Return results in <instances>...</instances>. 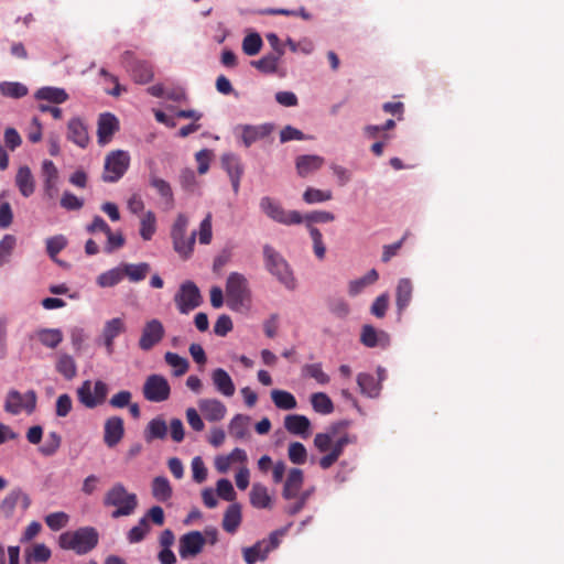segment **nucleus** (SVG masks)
I'll use <instances>...</instances> for the list:
<instances>
[{
    "mask_svg": "<svg viewBox=\"0 0 564 564\" xmlns=\"http://www.w3.org/2000/svg\"><path fill=\"white\" fill-rule=\"evenodd\" d=\"M67 139L85 149L89 143V134L86 123L78 117L72 118L67 123Z\"/></svg>",
    "mask_w": 564,
    "mask_h": 564,
    "instance_id": "18",
    "label": "nucleus"
},
{
    "mask_svg": "<svg viewBox=\"0 0 564 564\" xmlns=\"http://www.w3.org/2000/svg\"><path fill=\"white\" fill-rule=\"evenodd\" d=\"M292 524L293 523L290 522L285 527L271 532L269 535V540H265L264 552L270 553L272 550L276 549L280 544V538L285 535L289 532Z\"/></svg>",
    "mask_w": 564,
    "mask_h": 564,
    "instance_id": "61",
    "label": "nucleus"
},
{
    "mask_svg": "<svg viewBox=\"0 0 564 564\" xmlns=\"http://www.w3.org/2000/svg\"><path fill=\"white\" fill-rule=\"evenodd\" d=\"M123 280V272L121 264L101 273L97 278V284L101 288H111L117 285Z\"/></svg>",
    "mask_w": 564,
    "mask_h": 564,
    "instance_id": "44",
    "label": "nucleus"
},
{
    "mask_svg": "<svg viewBox=\"0 0 564 564\" xmlns=\"http://www.w3.org/2000/svg\"><path fill=\"white\" fill-rule=\"evenodd\" d=\"M124 67L137 84H148L153 79L152 66L145 62L135 59L130 52L123 55Z\"/></svg>",
    "mask_w": 564,
    "mask_h": 564,
    "instance_id": "13",
    "label": "nucleus"
},
{
    "mask_svg": "<svg viewBox=\"0 0 564 564\" xmlns=\"http://www.w3.org/2000/svg\"><path fill=\"white\" fill-rule=\"evenodd\" d=\"M78 400L88 409H94L98 405V400H96L93 395L91 391V382L86 380L83 384L77 389Z\"/></svg>",
    "mask_w": 564,
    "mask_h": 564,
    "instance_id": "52",
    "label": "nucleus"
},
{
    "mask_svg": "<svg viewBox=\"0 0 564 564\" xmlns=\"http://www.w3.org/2000/svg\"><path fill=\"white\" fill-rule=\"evenodd\" d=\"M311 403L315 412L329 414L334 411V404L330 398L324 392H316L311 395Z\"/></svg>",
    "mask_w": 564,
    "mask_h": 564,
    "instance_id": "45",
    "label": "nucleus"
},
{
    "mask_svg": "<svg viewBox=\"0 0 564 564\" xmlns=\"http://www.w3.org/2000/svg\"><path fill=\"white\" fill-rule=\"evenodd\" d=\"M156 230V218L153 212L144 214L140 221V236L143 240H151Z\"/></svg>",
    "mask_w": 564,
    "mask_h": 564,
    "instance_id": "47",
    "label": "nucleus"
},
{
    "mask_svg": "<svg viewBox=\"0 0 564 564\" xmlns=\"http://www.w3.org/2000/svg\"><path fill=\"white\" fill-rule=\"evenodd\" d=\"M284 427L291 434L305 436L311 427V422L305 415L290 414L284 419Z\"/></svg>",
    "mask_w": 564,
    "mask_h": 564,
    "instance_id": "28",
    "label": "nucleus"
},
{
    "mask_svg": "<svg viewBox=\"0 0 564 564\" xmlns=\"http://www.w3.org/2000/svg\"><path fill=\"white\" fill-rule=\"evenodd\" d=\"M123 278H128L130 282H140L147 278L151 271V267L147 262L140 263H121Z\"/></svg>",
    "mask_w": 564,
    "mask_h": 564,
    "instance_id": "30",
    "label": "nucleus"
},
{
    "mask_svg": "<svg viewBox=\"0 0 564 564\" xmlns=\"http://www.w3.org/2000/svg\"><path fill=\"white\" fill-rule=\"evenodd\" d=\"M149 183L150 186L153 187L159 193V195L165 200V204L169 207H173L174 197L170 184L165 180L156 176L154 173L150 174Z\"/></svg>",
    "mask_w": 564,
    "mask_h": 564,
    "instance_id": "34",
    "label": "nucleus"
},
{
    "mask_svg": "<svg viewBox=\"0 0 564 564\" xmlns=\"http://www.w3.org/2000/svg\"><path fill=\"white\" fill-rule=\"evenodd\" d=\"M263 257L265 268L273 274L286 289H295V279L286 260L271 246L263 247Z\"/></svg>",
    "mask_w": 564,
    "mask_h": 564,
    "instance_id": "5",
    "label": "nucleus"
},
{
    "mask_svg": "<svg viewBox=\"0 0 564 564\" xmlns=\"http://www.w3.org/2000/svg\"><path fill=\"white\" fill-rule=\"evenodd\" d=\"M288 457L295 465H303L307 459L306 447L300 442H292L288 448Z\"/></svg>",
    "mask_w": 564,
    "mask_h": 564,
    "instance_id": "53",
    "label": "nucleus"
},
{
    "mask_svg": "<svg viewBox=\"0 0 564 564\" xmlns=\"http://www.w3.org/2000/svg\"><path fill=\"white\" fill-rule=\"evenodd\" d=\"M227 305L239 312L250 302L251 292L247 278L239 272H231L226 281Z\"/></svg>",
    "mask_w": 564,
    "mask_h": 564,
    "instance_id": "4",
    "label": "nucleus"
},
{
    "mask_svg": "<svg viewBox=\"0 0 564 564\" xmlns=\"http://www.w3.org/2000/svg\"><path fill=\"white\" fill-rule=\"evenodd\" d=\"M334 219H335V215L333 213L326 212V210H315V212H311V213L306 214L305 216H303V221L304 220L306 221V226L312 225L314 223H318V224L330 223Z\"/></svg>",
    "mask_w": 564,
    "mask_h": 564,
    "instance_id": "60",
    "label": "nucleus"
},
{
    "mask_svg": "<svg viewBox=\"0 0 564 564\" xmlns=\"http://www.w3.org/2000/svg\"><path fill=\"white\" fill-rule=\"evenodd\" d=\"M221 165L230 178L234 193L238 194L240 180L243 174V166L240 163V160L235 154H224L221 158Z\"/></svg>",
    "mask_w": 564,
    "mask_h": 564,
    "instance_id": "17",
    "label": "nucleus"
},
{
    "mask_svg": "<svg viewBox=\"0 0 564 564\" xmlns=\"http://www.w3.org/2000/svg\"><path fill=\"white\" fill-rule=\"evenodd\" d=\"M356 442V436L344 433L335 437V432L317 433L314 437V446L319 453H325L319 458L318 465L322 469H329L343 455L344 448Z\"/></svg>",
    "mask_w": 564,
    "mask_h": 564,
    "instance_id": "1",
    "label": "nucleus"
},
{
    "mask_svg": "<svg viewBox=\"0 0 564 564\" xmlns=\"http://www.w3.org/2000/svg\"><path fill=\"white\" fill-rule=\"evenodd\" d=\"M360 341L369 348L384 347L389 343V336L383 330L376 329L372 325H364L360 334Z\"/></svg>",
    "mask_w": 564,
    "mask_h": 564,
    "instance_id": "23",
    "label": "nucleus"
},
{
    "mask_svg": "<svg viewBox=\"0 0 564 564\" xmlns=\"http://www.w3.org/2000/svg\"><path fill=\"white\" fill-rule=\"evenodd\" d=\"M124 435V423L120 416H111L106 420L104 426V442L108 447L118 445Z\"/></svg>",
    "mask_w": 564,
    "mask_h": 564,
    "instance_id": "15",
    "label": "nucleus"
},
{
    "mask_svg": "<svg viewBox=\"0 0 564 564\" xmlns=\"http://www.w3.org/2000/svg\"><path fill=\"white\" fill-rule=\"evenodd\" d=\"M165 329L161 321L153 318L148 321L141 332L139 348L143 351L151 350L164 337Z\"/></svg>",
    "mask_w": 564,
    "mask_h": 564,
    "instance_id": "12",
    "label": "nucleus"
},
{
    "mask_svg": "<svg viewBox=\"0 0 564 564\" xmlns=\"http://www.w3.org/2000/svg\"><path fill=\"white\" fill-rule=\"evenodd\" d=\"M41 344L47 348H56L63 340V333L58 328H43L37 332Z\"/></svg>",
    "mask_w": 564,
    "mask_h": 564,
    "instance_id": "41",
    "label": "nucleus"
},
{
    "mask_svg": "<svg viewBox=\"0 0 564 564\" xmlns=\"http://www.w3.org/2000/svg\"><path fill=\"white\" fill-rule=\"evenodd\" d=\"M99 541V534L93 527H83L74 531H66L58 538V544L63 550H72L78 555H84L94 550Z\"/></svg>",
    "mask_w": 564,
    "mask_h": 564,
    "instance_id": "2",
    "label": "nucleus"
},
{
    "mask_svg": "<svg viewBox=\"0 0 564 564\" xmlns=\"http://www.w3.org/2000/svg\"><path fill=\"white\" fill-rule=\"evenodd\" d=\"M51 557V550L45 544H34L33 546L25 550V562L30 564L44 563Z\"/></svg>",
    "mask_w": 564,
    "mask_h": 564,
    "instance_id": "43",
    "label": "nucleus"
},
{
    "mask_svg": "<svg viewBox=\"0 0 564 564\" xmlns=\"http://www.w3.org/2000/svg\"><path fill=\"white\" fill-rule=\"evenodd\" d=\"M174 301L182 314H188L202 304V294L194 282L186 281L181 284Z\"/></svg>",
    "mask_w": 564,
    "mask_h": 564,
    "instance_id": "10",
    "label": "nucleus"
},
{
    "mask_svg": "<svg viewBox=\"0 0 564 564\" xmlns=\"http://www.w3.org/2000/svg\"><path fill=\"white\" fill-rule=\"evenodd\" d=\"M198 408L209 422H218L227 413L225 404L217 399H202L198 401Z\"/></svg>",
    "mask_w": 564,
    "mask_h": 564,
    "instance_id": "22",
    "label": "nucleus"
},
{
    "mask_svg": "<svg viewBox=\"0 0 564 564\" xmlns=\"http://www.w3.org/2000/svg\"><path fill=\"white\" fill-rule=\"evenodd\" d=\"M44 520L51 530L58 531L68 524L69 516L64 511H57L47 514Z\"/></svg>",
    "mask_w": 564,
    "mask_h": 564,
    "instance_id": "56",
    "label": "nucleus"
},
{
    "mask_svg": "<svg viewBox=\"0 0 564 564\" xmlns=\"http://www.w3.org/2000/svg\"><path fill=\"white\" fill-rule=\"evenodd\" d=\"M273 131L271 123H264L260 126H243L241 139L243 144L248 148L258 140L267 138Z\"/></svg>",
    "mask_w": 564,
    "mask_h": 564,
    "instance_id": "24",
    "label": "nucleus"
},
{
    "mask_svg": "<svg viewBox=\"0 0 564 564\" xmlns=\"http://www.w3.org/2000/svg\"><path fill=\"white\" fill-rule=\"evenodd\" d=\"M152 495L161 502H165L172 497V487L166 477L158 476L153 479Z\"/></svg>",
    "mask_w": 564,
    "mask_h": 564,
    "instance_id": "38",
    "label": "nucleus"
},
{
    "mask_svg": "<svg viewBox=\"0 0 564 564\" xmlns=\"http://www.w3.org/2000/svg\"><path fill=\"white\" fill-rule=\"evenodd\" d=\"M206 539L199 531H191L183 534L178 541L181 558L186 560L197 556L204 549Z\"/></svg>",
    "mask_w": 564,
    "mask_h": 564,
    "instance_id": "14",
    "label": "nucleus"
},
{
    "mask_svg": "<svg viewBox=\"0 0 564 564\" xmlns=\"http://www.w3.org/2000/svg\"><path fill=\"white\" fill-rule=\"evenodd\" d=\"M102 502L105 507L116 508L111 513L113 519L131 516L138 507L137 495L129 492L121 482H116L109 488Z\"/></svg>",
    "mask_w": 564,
    "mask_h": 564,
    "instance_id": "3",
    "label": "nucleus"
},
{
    "mask_svg": "<svg viewBox=\"0 0 564 564\" xmlns=\"http://www.w3.org/2000/svg\"><path fill=\"white\" fill-rule=\"evenodd\" d=\"M37 100H46L52 104H63L68 99V94L63 88L42 87L35 93Z\"/></svg>",
    "mask_w": 564,
    "mask_h": 564,
    "instance_id": "32",
    "label": "nucleus"
},
{
    "mask_svg": "<svg viewBox=\"0 0 564 564\" xmlns=\"http://www.w3.org/2000/svg\"><path fill=\"white\" fill-rule=\"evenodd\" d=\"M150 531V524L145 517L141 518L139 523L131 528L127 534V539L130 543L141 542Z\"/></svg>",
    "mask_w": 564,
    "mask_h": 564,
    "instance_id": "50",
    "label": "nucleus"
},
{
    "mask_svg": "<svg viewBox=\"0 0 564 564\" xmlns=\"http://www.w3.org/2000/svg\"><path fill=\"white\" fill-rule=\"evenodd\" d=\"M271 399L274 405L280 410H293L297 405L295 397L285 390H272Z\"/></svg>",
    "mask_w": 564,
    "mask_h": 564,
    "instance_id": "37",
    "label": "nucleus"
},
{
    "mask_svg": "<svg viewBox=\"0 0 564 564\" xmlns=\"http://www.w3.org/2000/svg\"><path fill=\"white\" fill-rule=\"evenodd\" d=\"M265 540L258 541L252 546L243 547L242 555L247 564H254L258 561H264L269 552H264Z\"/></svg>",
    "mask_w": 564,
    "mask_h": 564,
    "instance_id": "40",
    "label": "nucleus"
},
{
    "mask_svg": "<svg viewBox=\"0 0 564 564\" xmlns=\"http://www.w3.org/2000/svg\"><path fill=\"white\" fill-rule=\"evenodd\" d=\"M28 87L18 82H3L0 84V93L10 98H22L28 95Z\"/></svg>",
    "mask_w": 564,
    "mask_h": 564,
    "instance_id": "48",
    "label": "nucleus"
},
{
    "mask_svg": "<svg viewBox=\"0 0 564 564\" xmlns=\"http://www.w3.org/2000/svg\"><path fill=\"white\" fill-rule=\"evenodd\" d=\"M333 193L330 191H322L314 187H307L303 194V199L307 204H316L330 200Z\"/></svg>",
    "mask_w": 564,
    "mask_h": 564,
    "instance_id": "54",
    "label": "nucleus"
},
{
    "mask_svg": "<svg viewBox=\"0 0 564 564\" xmlns=\"http://www.w3.org/2000/svg\"><path fill=\"white\" fill-rule=\"evenodd\" d=\"M302 375L315 379L319 384L329 382V376L323 371L322 364H307L302 368Z\"/></svg>",
    "mask_w": 564,
    "mask_h": 564,
    "instance_id": "49",
    "label": "nucleus"
},
{
    "mask_svg": "<svg viewBox=\"0 0 564 564\" xmlns=\"http://www.w3.org/2000/svg\"><path fill=\"white\" fill-rule=\"evenodd\" d=\"M250 502L254 508L267 509L271 508L272 500L264 486L254 484L250 491Z\"/></svg>",
    "mask_w": 564,
    "mask_h": 564,
    "instance_id": "36",
    "label": "nucleus"
},
{
    "mask_svg": "<svg viewBox=\"0 0 564 564\" xmlns=\"http://www.w3.org/2000/svg\"><path fill=\"white\" fill-rule=\"evenodd\" d=\"M61 442H62V438H61L59 434H57L56 432H51L48 434L47 441L40 448V451L45 456H52L59 448Z\"/></svg>",
    "mask_w": 564,
    "mask_h": 564,
    "instance_id": "63",
    "label": "nucleus"
},
{
    "mask_svg": "<svg viewBox=\"0 0 564 564\" xmlns=\"http://www.w3.org/2000/svg\"><path fill=\"white\" fill-rule=\"evenodd\" d=\"M67 239L63 235H56L46 240L47 254L55 259L56 256L66 247Z\"/></svg>",
    "mask_w": 564,
    "mask_h": 564,
    "instance_id": "59",
    "label": "nucleus"
},
{
    "mask_svg": "<svg viewBox=\"0 0 564 564\" xmlns=\"http://www.w3.org/2000/svg\"><path fill=\"white\" fill-rule=\"evenodd\" d=\"M164 359L166 364L173 368L174 376L181 377L187 372L189 362L186 358L181 357L175 352L167 351Z\"/></svg>",
    "mask_w": 564,
    "mask_h": 564,
    "instance_id": "46",
    "label": "nucleus"
},
{
    "mask_svg": "<svg viewBox=\"0 0 564 564\" xmlns=\"http://www.w3.org/2000/svg\"><path fill=\"white\" fill-rule=\"evenodd\" d=\"M56 370L65 379L70 380L77 375V366L74 358L67 354H62L56 362Z\"/></svg>",
    "mask_w": 564,
    "mask_h": 564,
    "instance_id": "42",
    "label": "nucleus"
},
{
    "mask_svg": "<svg viewBox=\"0 0 564 564\" xmlns=\"http://www.w3.org/2000/svg\"><path fill=\"white\" fill-rule=\"evenodd\" d=\"M212 381L215 386L216 390L223 395L230 398L235 394L236 387L226 370L223 368H217L212 372Z\"/></svg>",
    "mask_w": 564,
    "mask_h": 564,
    "instance_id": "25",
    "label": "nucleus"
},
{
    "mask_svg": "<svg viewBox=\"0 0 564 564\" xmlns=\"http://www.w3.org/2000/svg\"><path fill=\"white\" fill-rule=\"evenodd\" d=\"M262 39L258 33L248 34L242 41V51L248 56L257 55L262 47Z\"/></svg>",
    "mask_w": 564,
    "mask_h": 564,
    "instance_id": "55",
    "label": "nucleus"
},
{
    "mask_svg": "<svg viewBox=\"0 0 564 564\" xmlns=\"http://www.w3.org/2000/svg\"><path fill=\"white\" fill-rule=\"evenodd\" d=\"M36 401L37 395L34 390L21 393L18 390L12 389L7 394L4 410L13 415H18L21 412L31 414L36 408Z\"/></svg>",
    "mask_w": 564,
    "mask_h": 564,
    "instance_id": "9",
    "label": "nucleus"
},
{
    "mask_svg": "<svg viewBox=\"0 0 564 564\" xmlns=\"http://www.w3.org/2000/svg\"><path fill=\"white\" fill-rule=\"evenodd\" d=\"M142 392L145 400L159 403L170 398L171 387L163 376L150 375L144 381Z\"/></svg>",
    "mask_w": 564,
    "mask_h": 564,
    "instance_id": "11",
    "label": "nucleus"
},
{
    "mask_svg": "<svg viewBox=\"0 0 564 564\" xmlns=\"http://www.w3.org/2000/svg\"><path fill=\"white\" fill-rule=\"evenodd\" d=\"M212 214L208 213L199 225L198 240L202 245H209L212 241Z\"/></svg>",
    "mask_w": 564,
    "mask_h": 564,
    "instance_id": "62",
    "label": "nucleus"
},
{
    "mask_svg": "<svg viewBox=\"0 0 564 564\" xmlns=\"http://www.w3.org/2000/svg\"><path fill=\"white\" fill-rule=\"evenodd\" d=\"M17 239L12 235H6L0 241V267L9 261L15 247Z\"/></svg>",
    "mask_w": 564,
    "mask_h": 564,
    "instance_id": "58",
    "label": "nucleus"
},
{
    "mask_svg": "<svg viewBox=\"0 0 564 564\" xmlns=\"http://www.w3.org/2000/svg\"><path fill=\"white\" fill-rule=\"evenodd\" d=\"M280 57L275 54H268L258 61H252L251 65L262 73L272 74L278 68Z\"/></svg>",
    "mask_w": 564,
    "mask_h": 564,
    "instance_id": "51",
    "label": "nucleus"
},
{
    "mask_svg": "<svg viewBox=\"0 0 564 564\" xmlns=\"http://www.w3.org/2000/svg\"><path fill=\"white\" fill-rule=\"evenodd\" d=\"M217 495L226 500V501H234L236 498V492L232 487V484L228 479H219L217 481Z\"/></svg>",
    "mask_w": 564,
    "mask_h": 564,
    "instance_id": "64",
    "label": "nucleus"
},
{
    "mask_svg": "<svg viewBox=\"0 0 564 564\" xmlns=\"http://www.w3.org/2000/svg\"><path fill=\"white\" fill-rule=\"evenodd\" d=\"M324 164V158L319 155H300L296 159L295 166L301 177L318 171Z\"/></svg>",
    "mask_w": 564,
    "mask_h": 564,
    "instance_id": "26",
    "label": "nucleus"
},
{
    "mask_svg": "<svg viewBox=\"0 0 564 564\" xmlns=\"http://www.w3.org/2000/svg\"><path fill=\"white\" fill-rule=\"evenodd\" d=\"M119 130L117 117L110 112L101 113L98 118L97 137L99 144H107Z\"/></svg>",
    "mask_w": 564,
    "mask_h": 564,
    "instance_id": "16",
    "label": "nucleus"
},
{
    "mask_svg": "<svg viewBox=\"0 0 564 564\" xmlns=\"http://www.w3.org/2000/svg\"><path fill=\"white\" fill-rule=\"evenodd\" d=\"M167 434V426L162 417L152 419L144 431V438L148 443L153 440H163Z\"/></svg>",
    "mask_w": 564,
    "mask_h": 564,
    "instance_id": "33",
    "label": "nucleus"
},
{
    "mask_svg": "<svg viewBox=\"0 0 564 564\" xmlns=\"http://www.w3.org/2000/svg\"><path fill=\"white\" fill-rule=\"evenodd\" d=\"M15 185L24 197H30L35 191V181L29 166H21L15 175Z\"/></svg>",
    "mask_w": 564,
    "mask_h": 564,
    "instance_id": "27",
    "label": "nucleus"
},
{
    "mask_svg": "<svg viewBox=\"0 0 564 564\" xmlns=\"http://www.w3.org/2000/svg\"><path fill=\"white\" fill-rule=\"evenodd\" d=\"M357 383L360 388L361 393L370 398L379 395L381 387L372 375L365 372L359 373L357 376Z\"/></svg>",
    "mask_w": 564,
    "mask_h": 564,
    "instance_id": "35",
    "label": "nucleus"
},
{
    "mask_svg": "<svg viewBox=\"0 0 564 564\" xmlns=\"http://www.w3.org/2000/svg\"><path fill=\"white\" fill-rule=\"evenodd\" d=\"M241 519L242 516L240 505L236 502L231 503L225 511L223 519V529L226 532L234 534L238 530L241 523Z\"/></svg>",
    "mask_w": 564,
    "mask_h": 564,
    "instance_id": "29",
    "label": "nucleus"
},
{
    "mask_svg": "<svg viewBox=\"0 0 564 564\" xmlns=\"http://www.w3.org/2000/svg\"><path fill=\"white\" fill-rule=\"evenodd\" d=\"M304 482V474L299 468H292L285 479L282 497L285 500H293L299 497Z\"/></svg>",
    "mask_w": 564,
    "mask_h": 564,
    "instance_id": "20",
    "label": "nucleus"
},
{
    "mask_svg": "<svg viewBox=\"0 0 564 564\" xmlns=\"http://www.w3.org/2000/svg\"><path fill=\"white\" fill-rule=\"evenodd\" d=\"M250 417L243 414H236L229 423V434L236 440H242L248 435Z\"/></svg>",
    "mask_w": 564,
    "mask_h": 564,
    "instance_id": "39",
    "label": "nucleus"
},
{
    "mask_svg": "<svg viewBox=\"0 0 564 564\" xmlns=\"http://www.w3.org/2000/svg\"><path fill=\"white\" fill-rule=\"evenodd\" d=\"M311 238L313 240V249L314 253L318 259H324L326 253V248L323 242V236L318 228L307 225Z\"/></svg>",
    "mask_w": 564,
    "mask_h": 564,
    "instance_id": "57",
    "label": "nucleus"
},
{
    "mask_svg": "<svg viewBox=\"0 0 564 564\" xmlns=\"http://www.w3.org/2000/svg\"><path fill=\"white\" fill-rule=\"evenodd\" d=\"M129 166L130 155L127 151H111L105 158L101 178L106 183H116L124 175Z\"/></svg>",
    "mask_w": 564,
    "mask_h": 564,
    "instance_id": "7",
    "label": "nucleus"
},
{
    "mask_svg": "<svg viewBox=\"0 0 564 564\" xmlns=\"http://www.w3.org/2000/svg\"><path fill=\"white\" fill-rule=\"evenodd\" d=\"M261 210L272 220L291 226L303 223V216L297 210H285L278 202L269 196H264L260 200Z\"/></svg>",
    "mask_w": 564,
    "mask_h": 564,
    "instance_id": "8",
    "label": "nucleus"
},
{
    "mask_svg": "<svg viewBox=\"0 0 564 564\" xmlns=\"http://www.w3.org/2000/svg\"><path fill=\"white\" fill-rule=\"evenodd\" d=\"M413 292V284L410 279H401L397 285V307L399 312H402L408 307L411 302Z\"/></svg>",
    "mask_w": 564,
    "mask_h": 564,
    "instance_id": "31",
    "label": "nucleus"
},
{
    "mask_svg": "<svg viewBox=\"0 0 564 564\" xmlns=\"http://www.w3.org/2000/svg\"><path fill=\"white\" fill-rule=\"evenodd\" d=\"M126 330L123 321L120 317L112 318L105 323L101 333L102 343L107 349V352L111 355L113 352L115 339Z\"/></svg>",
    "mask_w": 564,
    "mask_h": 564,
    "instance_id": "19",
    "label": "nucleus"
},
{
    "mask_svg": "<svg viewBox=\"0 0 564 564\" xmlns=\"http://www.w3.org/2000/svg\"><path fill=\"white\" fill-rule=\"evenodd\" d=\"M42 177H43V187L45 194L50 198H54L57 194V181H58V170L55 164L50 160H44L41 169Z\"/></svg>",
    "mask_w": 564,
    "mask_h": 564,
    "instance_id": "21",
    "label": "nucleus"
},
{
    "mask_svg": "<svg viewBox=\"0 0 564 564\" xmlns=\"http://www.w3.org/2000/svg\"><path fill=\"white\" fill-rule=\"evenodd\" d=\"M187 225V217L184 214H178L171 230L174 250L184 259L192 254L196 239V231L186 237Z\"/></svg>",
    "mask_w": 564,
    "mask_h": 564,
    "instance_id": "6",
    "label": "nucleus"
}]
</instances>
